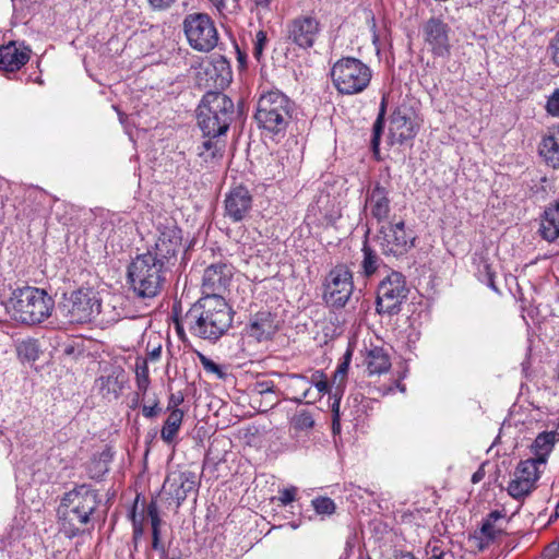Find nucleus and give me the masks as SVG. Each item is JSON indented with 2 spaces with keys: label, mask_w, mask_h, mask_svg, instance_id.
I'll use <instances>...</instances> for the list:
<instances>
[{
  "label": "nucleus",
  "mask_w": 559,
  "mask_h": 559,
  "mask_svg": "<svg viewBox=\"0 0 559 559\" xmlns=\"http://www.w3.org/2000/svg\"><path fill=\"white\" fill-rule=\"evenodd\" d=\"M234 312L223 297H201L180 319L176 330L183 338L185 330L201 340L216 342L231 326Z\"/></svg>",
  "instance_id": "nucleus-1"
},
{
  "label": "nucleus",
  "mask_w": 559,
  "mask_h": 559,
  "mask_svg": "<svg viewBox=\"0 0 559 559\" xmlns=\"http://www.w3.org/2000/svg\"><path fill=\"white\" fill-rule=\"evenodd\" d=\"M99 504L98 493L88 485H79L67 492L60 504V526L68 537L84 531Z\"/></svg>",
  "instance_id": "nucleus-2"
},
{
  "label": "nucleus",
  "mask_w": 559,
  "mask_h": 559,
  "mask_svg": "<svg viewBox=\"0 0 559 559\" xmlns=\"http://www.w3.org/2000/svg\"><path fill=\"white\" fill-rule=\"evenodd\" d=\"M168 266L152 251L138 254L128 266V282L139 298H154L166 282Z\"/></svg>",
  "instance_id": "nucleus-3"
},
{
  "label": "nucleus",
  "mask_w": 559,
  "mask_h": 559,
  "mask_svg": "<svg viewBox=\"0 0 559 559\" xmlns=\"http://www.w3.org/2000/svg\"><path fill=\"white\" fill-rule=\"evenodd\" d=\"M55 301L46 290L33 286L15 288L8 300L14 320L25 324H37L48 319Z\"/></svg>",
  "instance_id": "nucleus-4"
},
{
  "label": "nucleus",
  "mask_w": 559,
  "mask_h": 559,
  "mask_svg": "<svg viewBox=\"0 0 559 559\" xmlns=\"http://www.w3.org/2000/svg\"><path fill=\"white\" fill-rule=\"evenodd\" d=\"M293 103L280 91L262 94L257 104L254 120L266 136L283 138L292 118Z\"/></svg>",
  "instance_id": "nucleus-5"
},
{
  "label": "nucleus",
  "mask_w": 559,
  "mask_h": 559,
  "mask_svg": "<svg viewBox=\"0 0 559 559\" xmlns=\"http://www.w3.org/2000/svg\"><path fill=\"white\" fill-rule=\"evenodd\" d=\"M235 115L234 102L222 92L207 91L198 107V124L204 136L224 134Z\"/></svg>",
  "instance_id": "nucleus-6"
},
{
  "label": "nucleus",
  "mask_w": 559,
  "mask_h": 559,
  "mask_svg": "<svg viewBox=\"0 0 559 559\" xmlns=\"http://www.w3.org/2000/svg\"><path fill=\"white\" fill-rule=\"evenodd\" d=\"M331 79L336 91L342 95H356L370 84L372 70L360 59L344 57L331 68Z\"/></svg>",
  "instance_id": "nucleus-7"
},
{
  "label": "nucleus",
  "mask_w": 559,
  "mask_h": 559,
  "mask_svg": "<svg viewBox=\"0 0 559 559\" xmlns=\"http://www.w3.org/2000/svg\"><path fill=\"white\" fill-rule=\"evenodd\" d=\"M182 27L191 48L200 52H210L218 44V31L206 13L186 15Z\"/></svg>",
  "instance_id": "nucleus-8"
},
{
  "label": "nucleus",
  "mask_w": 559,
  "mask_h": 559,
  "mask_svg": "<svg viewBox=\"0 0 559 559\" xmlns=\"http://www.w3.org/2000/svg\"><path fill=\"white\" fill-rule=\"evenodd\" d=\"M377 241L383 254L401 257L415 246L416 235L402 219L385 222L378 229Z\"/></svg>",
  "instance_id": "nucleus-9"
},
{
  "label": "nucleus",
  "mask_w": 559,
  "mask_h": 559,
  "mask_svg": "<svg viewBox=\"0 0 559 559\" xmlns=\"http://www.w3.org/2000/svg\"><path fill=\"white\" fill-rule=\"evenodd\" d=\"M407 294L408 288L404 275L400 272H391L378 286L377 312L388 316L399 313Z\"/></svg>",
  "instance_id": "nucleus-10"
},
{
  "label": "nucleus",
  "mask_w": 559,
  "mask_h": 559,
  "mask_svg": "<svg viewBox=\"0 0 559 559\" xmlns=\"http://www.w3.org/2000/svg\"><path fill=\"white\" fill-rule=\"evenodd\" d=\"M354 290L353 273L345 264H337L324 282L323 299L329 307L343 308Z\"/></svg>",
  "instance_id": "nucleus-11"
},
{
  "label": "nucleus",
  "mask_w": 559,
  "mask_h": 559,
  "mask_svg": "<svg viewBox=\"0 0 559 559\" xmlns=\"http://www.w3.org/2000/svg\"><path fill=\"white\" fill-rule=\"evenodd\" d=\"M71 323H86L102 313V301L91 288H80L70 294L64 304Z\"/></svg>",
  "instance_id": "nucleus-12"
},
{
  "label": "nucleus",
  "mask_w": 559,
  "mask_h": 559,
  "mask_svg": "<svg viewBox=\"0 0 559 559\" xmlns=\"http://www.w3.org/2000/svg\"><path fill=\"white\" fill-rule=\"evenodd\" d=\"M321 32L322 24L312 14H300L292 19L286 26L287 39L301 49L312 48Z\"/></svg>",
  "instance_id": "nucleus-13"
},
{
  "label": "nucleus",
  "mask_w": 559,
  "mask_h": 559,
  "mask_svg": "<svg viewBox=\"0 0 559 559\" xmlns=\"http://www.w3.org/2000/svg\"><path fill=\"white\" fill-rule=\"evenodd\" d=\"M233 79L230 64L223 56L212 58L200 66L197 72V84L209 91L224 90Z\"/></svg>",
  "instance_id": "nucleus-14"
},
{
  "label": "nucleus",
  "mask_w": 559,
  "mask_h": 559,
  "mask_svg": "<svg viewBox=\"0 0 559 559\" xmlns=\"http://www.w3.org/2000/svg\"><path fill=\"white\" fill-rule=\"evenodd\" d=\"M425 44L436 58H449L451 55V27L440 17L428 19L421 27Z\"/></svg>",
  "instance_id": "nucleus-15"
},
{
  "label": "nucleus",
  "mask_w": 559,
  "mask_h": 559,
  "mask_svg": "<svg viewBox=\"0 0 559 559\" xmlns=\"http://www.w3.org/2000/svg\"><path fill=\"white\" fill-rule=\"evenodd\" d=\"M419 129L417 115L412 106L407 104L399 105L390 117L389 132L393 142L404 143L413 140Z\"/></svg>",
  "instance_id": "nucleus-16"
},
{
  "label": "nucleus",
  "mask_w": 559,
  "mask_h": 559,
  "mask_svg": "<svg viewBox=\"0 0 559 559\" xmlns=\"http://www.w3.org/2000/svg\"><path fill=\"white\" fill-rule=\"evenodd\" d=\"M234 276V267L227 263H217L207 266L202 277L203 297H222L227 290Z\"/></svg>",
  "instance_id": "nucleus-17"
},
{
  "label": "nucleus",
  "mask_w": 559,
  "mask_h": 559,
  "mask_svg": "<svg viewBox=\"0 0 559 559\" xmlns=\"http://www.w3.org/2000/svg\"><path fill=\"white\" fill-rule=\"evenodd\" d=\"M536 461H521L514 472V478L509 483L508 492L515 499H521L531 493L539 478Z\"/></svg>",
  "instance_id": "nucleus-18"
},
{
  "label": "nucleus",
  "mask_w": 559,
  "mask_h": 559,
  "mask_svg": "<svg viewBox=\"0 0 559 559\" xmlns=\"http://www.w3.org/2000/svg\"><path fill=\"white\" fill-rule=\"evenodd\" d=\"M247 396L254 413H265L280 401L274 391L273 381L266 379H255L253 382H247Z\"/></svg>",
  "instance_id": "nucleus-19"
},
{
  "label": "nucleus",
  "mask_w": 559,
  "mask_h": 559,
  "mask_svg": "<svg viewBox=\"0 0 559 559\" xmlns=\"http://www.w3.org/2000/svg\"><path fill=\"white\" fill-rule=\"evenodd\" d=\"M182 234L176 225H167L159 229L154 249L151 250L160 262L168 266L181 249Z\"/></svg>",
  "instance_id": "nucleus-20"
},
{
  "label": "nucleus",
  "mask_w": 559,
  "mask_h": 559,
  "mask_svg": "<svg viewBox=\"0 0 559 559\" xmlns=\"http://www.w3.org/2000/svg\"><path fill=\"white\" fill-rule=\"evenodd\" d=\"M390 187L377 182L371 190L367 191L365 206L369 209L370 215L379 224L389 218L391 212Z\"/></svg>",
  "instance_id": "nucleus-21"
},
{
  "label": "nucleus",
  "mask_w": 559,
  "mask_h": 559,
  "mask_svg": "<svg viewBox=\"0 0 559 559\" xmlns=\"http://www.w3.org/2000/svg\"><path fill=\"white\" fill-rule=\"evenodd\" d=\"M278 330L276 316L269 310L259 311L251 320L247 333L257 342L270 341Z\"/></svg>",
  "instance_id": "nucleus-22"
},
{
  "label": "nucleus",
  "mask_w": 559,
  "mask_h": 559,
  "mask_svg": "<svg viewBox=\"0 0 559 559\" xmlns=\"http://www.w3.org/2000/svg\"><path fill=\"white\" fill-rule=\"evenodd\" d=\"M29 60V49L17 47L14 41L0 47V70L14 72Z\"/></svg>",
  "instance_id": "nucleus-23"
},
{
  "label": "nucleus",
  "mask_w": 559,
  "mask_h": 559,
  "mask_svg": "<svg viewBox=\"0 0 559 559\" xmlns=\"http://www.w3.org/2000/svg\"><path fill=\"white\" fill-rule=\"evenodd\" d=\"M538 233L548 242L559 237V200L544 211Z\"/></svg>",
  "instance_id": "nucleus-24"
},
{
  "label": "nucleus",
  "mask_w": 559,
  "mask_h": 559,
  "mask_svg": "<svg viewBox=\"0 0 559 559\" xmlns=\"http://www.w3.org/2000/svg\"><path fill=\"white\" fill-rule=\"evenodd\" d=\"M539 155L547 165L559 168V124L551 128L538 147Z\"/></svg>",
  "instance_id": "nucleus-25"
},
{
  "label": "nucleus",
  "mask_w": 559,
  "mask_h": 559,
  "mask_svg": "<svg viewBox=\"0 0 559 559\" xmlns=\"http://www.w3.org/2000/svg\"><path fill=\"white\" fill-rule=\"evenodd\" d=\"M195 488V481L189 479L183 474L178 477L170 478L168 477L163 486L164 492H167L177 500V507H179L182 501L187 498L188 492L192 491Z\"/></svg>",
  "instance_id": "nucleus-26"
},
{
  "label": "nucleus",
  "mask_w": 559,
  "mask_h": 559,
  "mask_svg": "<svg viewBox=\"0 0 559 559\" xmlns=\"http://www.w3.org/2000/svg\"><path fill=\"white\" fill-rule=\"evenodd\" d=\"M557 431H544L540 432L532 444V450L536 455L532 461H536V464H546L547 457L552 451V448L557 441Z\"/></svg>",
  "instance_id": "nucleus-27"
},
{
  "label": "nucleus",
  "mask_w": 559,
  "mask_h": 559,
  "mask_svg": "<svg viewBox=\"0 0 559 559\" xmlns=\"http://www.w3.org/2000/svg\"><path fill=\"white\" fill-rule=\"evenodd\" d=\"M366 365L369 374H381L389 371L391 359L384 348L373 347L367 353Z\"/></svg>",
  "instance_id": "nucleus-28"
},
{
  "label": "nucleus",
  "mask_w": 559,
  "mask_h": 559,
  "mask_svg": "<svg viewBox=\"0 0 559 559\" xmlns=\"http://www.w3.org/2000/svg\"><path fill=\"white\" fill-rule=\"evenodd\" d=\"M225 210L227 216L237 225L243 218L245 193L241 187L235 188L226 198Z\"/></svg>",
  "instance_id": "nucleus-29"
},
{
  "label": "nucleus",
  "mask_w": 559,
  "mask_h": 559,
  "mask_svg": "<svg viewBox=\"0 0 559 559\" xmlns=\"http://www.w3.org/2000/svg\"><path fill=\"white\" fill-rule=\"evenodd\" d=\"M183 416L185 412L182 409H173L169 413L160 430V438L165 443L173 444L176 442Z\"/></svg>",
  "instance_id": "nucleus-30"
},
{
  "label": "nucleus",
  "mask_w": 559,
  "mask_h": 559,
  "mask_svg": "<svg viewBox=\"0 0 559 559\" xmlns=\"http://www.w3.org/2000/svg\"><path fill=\"white\" fill-rule=\"evenodd\" d=\"M288 390L293 393L292 401L310 404V382L301 374L289 376Z\"/></svg>",
  "instance_id": "nucleus-31"
},
{
  "label": "nucleus",
  "mask_w": 559,
  "mask_h": 559,
  "mask_svg": "<svg viewBox=\"0 0 559 559\" xmlns=\"http://www.w3.org/2000/svg\"><path fill=\"white\" fill-rule=\"evenodd\" d=\"M146 514L151 520L152 525V547L155 550H160L165 554L164 546L160 544V532L159 526L162 524V520L159 518L157 502L152 500L146 508Z\"/></svg>",
  "instance_id": "nucleus-32"
},
{
  "label": "nucleus",
  "mask_w": 559,
  "mask_h": 559,
  "mask_svg": "<svg viewBox=\"0 0 559 559\" xmlns=\"http://www.w3.org/2000/svg\"><path fill=\"white\" fill-rule=\"evenodd\" d=\"M386 114V97L383 96L380 103L379 112L372 127L371 147L374 154L379 153L380 140L384 130Z\"/></svg>",
  "instance_id": "nucleus-33"
},
{
  "label": "nucleus",
  "mask_w": 559,
  "mask_h": 559,
  "mask_svg": "<svg viewBox=\"0 0 559 559\" xmlns=\"http://www.w3.org/2000/svg\"><path fill=\"white\" fill-rule=\"evenodd\" d=\"M272 438V430L263 427L259 429L255 426H247V445L258 449L266 448Z\"/></svg>",
  "instance_id": "nucleus-34"
},
{
  "label": "nucleus",
  "mask_w": 559,
  "mask_h": 559,
  "mask_svg": "<svg viewBox=\"0 0 559 559\" xmlns=\"http://www.w3.org/2000/svg\"><path fill=\"white\" fill-rule=\"evenodd\" d=\"M310 382V404L319 401L328 391L329 383L322 371H316L308 378Z\"/></svg>",
  "instance_id": "nucleus-35"
},
{
  "label": "nucleus",
  "mask_w": 559,
  "mask_h": 559,
  "mask_svg": "<svg viewBox=\"0 0 559 559\" xmlns=\"http://www.w3.org/2000/svg\"><path fill=\"white\" fill-rule=\"evenodd\" d=\"M364 259L361 261V269L365 276L369 277L376 273L380 265L378 254L367 243L362 248Z\"/></svg>",
  "instance_id": "nucleus-36"
},
{
  "label": "nucleus",
  "mask_w": 559,
  "mask_h": 559,
  "mask_svg": "<svg viewBox=\"0 0 559 559\" xmlns=\"http://www.w3.org/2000/svg\"><path fill=\"white\" fill-rule=\"evenodd\" d=\"M207 140H205L202 145L199 147V155L204 158L205 162L209 159L215 158L221 150L222 146L219 145V142L215 140L216 138L206 136Z\"/></svg>",
  "instance_id": "nucleus-37"
},
{
  "label": "nucleus",
  "mask_w": 559,
  "mask_h": 559,
  "mask_svg": "<svg viewBox=\"0 0 559 559\" xmlns=\"http://www.w3.org/2000/svg\"><path fill=\"white\" fill-rule=\"evenodd\" d=\"M135 377L138 390L145 394L150 385L148 367L145 360L136 364Z\"/></svg>",
  "instance_id": "nucleus-38"
},
{
  "label": "nucleus",
  "mask_w": 559,
  "mask_h": 559,
  "mask_svg": "<svg viewBox=\"0 0 559 559\" xmlns=\"http://www.w3.org/2000/svg\"><path fill=\"white\" fill-rule=\"evenodd\" d=\"M502 532V528L497 527L495 524L489 522H483V525L480 527V534H481V547L489 545L491 542H493Z\"/></svg>",
  "instance_id": "nucleus-39"
},
{
  "label": "nucleus",
  "mask_w": 559,
  "mask_h": 559,
  "mask_svg": "<svg viewBox=\"0 0 559 559\" xmlns=\"http://www.w3.org/2000/svg\"><path fill=\"white\" fill-rule=\"evenodd\" d=\"M209 1L216 9V11L223 16H227L228 14H233L239 10V4H238L237 0H209Z\"/></svg>",
  "instance_id": "nucleus-40"
},
{
  "label": "nucleus",
  "mask_w": 559,
  "mask_h": 559,
  "mask_svg": "<svg viewBox=\"0 0 559 559\" xmlns=\"http://www.w3.org/2000/svg\"><path fill=\"white\" fill-rule=\"evenodd\" d=\"M312 506L318 514L330 515L335 511V503L331 498L320 497L312 500Z\"/></svg>",
  "instance_id": "nucleus-41"
},
{
  "label": "nucleus",
  "mask_w": 559,
  "mask_h": 559,
  "mask_svg": "<svg viewBox=\"0 0 559 559\" xmlns=\"http://www.w3.org/2000/svg\"><path fill=\"white\" fill-rule=\"evenodd\" d=\"M293 424L296 429L307 430L313 427L314 420L309 412H300L293 418Z\"/></svg>",
  "instance_id": "nucleus-42"
},
{
  "label": "nucleus",
  "mask_w": 559,
  "mask_h": 559,
  "mask_svg": "<svg viewBox=\"0 0 559 559\" xmlns=\"http://www.w3.org/2000/svg\"><path fill=\"white\" fill-rule=\"evenodd\" d=\"M267 44L266 33L260 29L253 39V57L260 61L264 47Z\"/></svg>",
  "instance_id": "nucleus-43"
},
{
  "label": "nucleus",
  "mask_w": 559,
  "mask_h": 559,
  "mask_svg": "<svg viewBox=\"0 0 559 559\" xmlns=\"http://www.w3.org/2000/svg\"><path fill=\"white\" fill-rule=\"evenodd\" d=\"M198 357L200 359L202 367L204 368V370L206 372L214 373L219 379H222L224 377V372L222 371L221 367L217 364H215L212 359H210L209 357H206L205 355H203L201 353L198 354Z\"/></svg>",
  "instance_id": "nucleus-44"
},
{
  "label": "nucleus",
  "mask_w": 559,
  "mask_h": 559,
  "mask_svg": "<svg viewBox=\"0 0 559 559\" xmlns=\"http://www.w3.org/2000/svg\"><path fill=\"white\" fill-rule=\"evenodd\" d=\"M546 110L552 117H559V87L548 97Z\"/></svg>",
  "instance_id": "nucleus-45"
},
{
  "label": "nucleus",
  "mask_w": 559,
  "mask_h": 559,
  "mask_svg": "<svg viewBox=\"0 0 559 559\" xmlns=\"http://www.w3.org/2000/svg\"><path fill=\"white\" fill-rule=\"evenodd\" d=\"M19 353L29 360H35L38 356L36 343L34 341L23 342L19 347Z\"/></svg>",
  "instance_id": "nucleus-46"
},
{
  "label": "nucleus",
  "mask_w": 559,
  "mask_h": 559,
  "mask_svg": "<svg viewBox=\"0 0 559 559\" xmlns=\"http://www.w3.org/2000/svg\"><path fill=\"white\" fill-rule=\"evenodd\" d=\"M548 51L550 53L552 62L559 67V31L550 40L548 46Z\"/></svg>",
  "instance_id": "nucleus-47"
},
{
  "label": "nucleus",
  "mask_w": 559,
  "mask_h": 559,
  "mask_svg": "<svg viewBox=\"0 0 559 559\" xmlns=\"http://www.w3.org/2000/svg\"><path fill=\"white\" fill-rule=\"evenodd\" d=\"M297 489L295 487L284 488L280 491L278 500L282 504H289L295 500Z\"/></svg>",
  "instance_id": "nucleus-48"
},
{
  "label": "nucleus",
  "mask_w": 559,
  "mask_h": 559,
  "mask_svg": "<svg viewBox=\"0 0 559 559\" xmlns=\"http://www.w3.org/2000/svg\"><path fill=\"white\" fill-rule=\"evenodd\" d=\"M176 0H147L150 7L155 11H163L170 8Z\"/></svg>",
  "instance_id": "nucleus-49"
},
{
  "label": "nucleus",
  "mask_w": 559,
  "mask_h": 559,
  "mask_svg": "<svg viewBox=\"0 0 559 559\" xmlns=\"http://www.w3.org/2000/svg\"><path fill=\"white\" fill-rule=\"evenodd\" d=\"M159 412H160V408L158 406L157 401H154L153 405H151V406L144 405L142 407V414L146 418L156 417L159 414Z\"/></svg>",
  "instance_id": "nucleus-50"
},
{
  "label": "nucleus",
  "mask_w": 559,
  "mask_h": 559,
  "mask_svg": "<svg viewBox=\"0 0 559 559\" xmlns=\"http://www.w3.org/2000/svg\"><path fill=\"white\" fill-rule=\"evenodd\" d=\"M183 402V395L179 392L177 394H171L168 401L167 411L171 412L173 409H180L179 405Z\"/></svg>",
  "instance_id": "nucleus-51"
},
{
  "label": "nucleus",
  "mask_w": 559,
  "mask_h": 559,
  "mask_svg": "<svg viewBox=\"0 0 559 559\" xmlns=\"http://www.w3.org/2000/svg\"><path fill=\"white\" fill-rule=\"evenodd\" d=\"M349 359H350V353H347L345 355V360L338 365L336 371H335V377H338L341 376L342 378L346 376L347 373V370H348V366H349Z\"/></svg>",
  "instance_id": "nucleus-52"
},
{
  "label": "nucleus",
  "mask_w": 559,
  "mask_h": 559,
  "mask_svg": "<svg viewBox=\"0 0 559 559\" xmlns=\"http://www.w3.org/2000/svg\"><path fill=\"white\" fill-rule=\"evenodd\" d=\"M502 518H503L502 512L495 510V511H491L484 521L495 524L498 520H500Z\"/></svg>",
  "instance_id": "nucleus-53"
},
{
  "label": "nucleus",
  "mask_w": 559,
  "mask_h": 559,
  "mask_svg": "<svg viewBox=\"0 0 559 559\" xmlns=\"http://www.w3.org/2000/svg\"><path fill=\"white\" fill-rule=\"evenodd\" d=\"M429 554L432 559H443L444 556L443 551L437 546L431 547Z\"/></svg>",
  "instance_id": "nucleus-54"
},
{
  "label": "nucleus",
  "mask_w": 559,
  "mask_h": 559,
  "mask_svg": "<svg viewBox=\"0 0 559 559\" xmlns=\"http://www.w3.org/2000/svg\"><path fill=\"white\" fill-rule=\"evenodd\" d=\"M485 270L487 272V276H488V286L495 290H497V287L495 285V280H493V273L490 271V266L488 264H485Z\"/></svg>",
  "instance_id": "nucleus-55"
},
{
  "label": "nucleus",
  "mask_w": 559,
  "mask_h": 559,
  "mask_svg": "<svg viewBox=\"0 0 559 559\" xmlns=\"http://www.w3.org/2000/svg\"><path fill=\"white\" fill-rule=\"evenodd\" d=\"M131 519H132V523H133L134 533L135 534H141L142 533L141 523L138 522L136 514H135L134 510L131 513Z\"/></svg>",
  "instance_id": "nucleus-56"
},
{
  "label": "nucleus",
  "mask_w": 559,
  "mask_h": 559,
  "mask_svg": "<svg viewBox=\"0 0 559 559\" xmlns=\"http://www.w3.org/2000/svg\"><path fill=\"white\" fill-rule=\"evenodd\" d=\"M484 471L481 468H479L478 471H476L473 475H472V483L473 484H477L479 483L483 478H484Z\"/></svg>",
  "instance_id": "nucleus-57"
},
{
  "label": "nucleus",
  "mask_w": 559,
  "mask_h": 559,
  "mask_svg": "<svg viewBox=\"0 0 559 559\" xmlns=\"http://www.w3.org/2000/svg\"><path fill=\"white\" fill-rule=\"evenodd\" d=\"M332 414H333V418L340 419V400H335L332 403Z\"/></svg>",
  "instance_id": "nucleus-58"
},
{
  "label": "nucleus",
  "mask_w": 559,
  "mask_h": 559,
  "mask_svg": "<svg viewBox=\"0 0 559 559\" xmlns=\"http://www.w3.org/2000/svg\"><path fill=\"white\" fill-rule=\"evenodd\" d=\"M332 430H333L334 435L341 432L340 419H335V418L332 419Z\"/></svg>",
  "instance_id": "nucleus-59"
},
{
  "label": "nucleus",
  "mask_w": 559,
  "mask_h": 559,
  "mask_svg": "<svg viewBox=\"0 0 559 559\" xmlns=\"http://www.w3.org/2000/svg\"><path fill=\"white\" fill-rule=\"evenodd\" d=\"M236 49H237V53H238L239 67L242 68V67H245V53L240 50V48L238 46H236Z\"/></svg>",
  "instance_id": "nucleus-60"
},
{
  "label": "nucleus",
  "mask_w": 559,
  "mask_h": 559,
  "mask_svg": "<svg viewBox=\"0 0 559 559\" xmlns=\"http://www.w3.org/2000/svg\"><path fill=\"white\" fill-rule=\"evenodd\" d=\"M152 359H157L160 355V347H157L151 352Z\"/></svg>",
  "instance_id": "nucleus-61"
},
{
  "label": "nucleus",
  "mask_w": 559,
  "mask_h": 559,
  "mask_svg": "<svg viewBox=\"0 0 559 559\" xmlns=\"http://www.w3.org/2000/svg\"><path fill=\"white\" fill-rule=\"evenodd\" d=\"M254 2H255L257 5L267 7L269 3L271 2V0H254Z\"/></svg>",
  "instance_id": "nucleus-62"
},
{
  "label": "nucleus",
  "mask_w": 559,
  "mask_h": 559,
  "mask_svg": "<svg viewBox=\"0 0 559 559\" xmlns=\"http://www.w3.org/2000/svg\"><path fill=\"white\" fill-rule=\"evenodd\" d=\"M167 559H182V557H181V555H180V554H178V555L173 556V557L167 558Z\"/></svg>",
  "instance_id": "nucleus-63"
},
{
  "label": "nucleus",
  "mask_w": 559,
  "mask_h": 559,
  "mask_svg": "<svg viewBox=\"0 0 559 559\" xmlns=\"http://www.w3.org/2000/svg\"><path fill=\"white\" fill-rule=\"evenodd\" d=\"M555 513H556V516H559V502L556 506V512Z\"/></svg>",
  "instance_id": "nucleus-64"
}]
</instances>
